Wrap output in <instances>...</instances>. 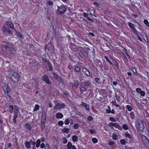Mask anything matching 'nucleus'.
I'll list each match as a JSON object with an SVG mask.
<instances>
[{
    "label": "nucleus",
    "mask_w": 149,
    "mask_h": 149,
    "mask_svg": "<svg viewBox=\"0 0 149 149\" xmlns=\"http://www.w3.org/2000/svg\"><path fill=\"white\" fill-rule=\"evenodd\" d=\"M136 91L138 93L140 94L142 96H144L145 95L146 93L145 91H142L140 88H137Z\"/></svg>",
    "instance_id": "9b49d317"
},
{
    "label": "nucleus",
    "mask_w": 149,
    "mask_h": 149,
    "mask_svg": "<svg viewBox=\"0 0 149 149\" xmlns=\"http://www.w3.org/2000/svg\"><path fill=\"white\" fill-rule=\"evenodd\" d=\"M115 123H113L112 122H110L108 124V126L110 128H113V127H114V125Z\"/></svg>",
    "instance_id": "c03bdc74"
},
{
    "label": "nucleus",
    "mask_w": 149,
    "mask_h": 149,
    "mask_svg": "<svg viewBox=\"0 0 149 149\" xmlns=\"http://www.w3.org/2000/svg\"><path fill=\"white\" fill-rule=\"evenodd\" d=\"M42 80L45 81L47 84H51V82H50L48 76L47 75H44L42 76Z\"/></svg>",
    "instance_id": "f8f14e48"
},
{
    "label": "nucleus",
    "mask_w": 149,
    "mask_h": 149,
    "mask_svg": "<svg viewBox=\"0 0 149 149\" xmlns=\"http://www.w3.org/2000/svg\"><path fill=\"white\" fill-rule=\"evenodd\" d=\"M94 81L96 84H100V78L97 77L95 78L94 79Z\"/></svg>",
    "instance_id": "58836bf2"
},
{
    "label": "nucleus",
    "mask_w": 149,
    "mask_h": 149,
    "mask_svg": "<svg viewBox=\"0 0 149 149\" xmlns=\"http://www.w3.org/2000/svg\"><path fill=\"white\" fill-rule=\"evenodd\" d=\"M74 70L75 71L77 72H80L81 70V68L80 67L75 66L74 68Z\"/></svg>",
    "instance_id": "b1692460"
},
{
    "label": "nucleus",
    "mask_w": 149,
    "mask_h": 149,
    "mask_svg": "<svg viewBox=\"0 0 149 149\" xmlns=\"http://www.w3.org/2000/svg\"><path fill=\"white\" fill-rule=\"evenodd\" d=\"M123 51L129 57V56L127 52V49H125V48L124 49V50H123Z\"/></svg>",
    "instance_id": "69168bd1"
},
{
    "label": "nucleus",
    "mask_w": 149,
    "mask_h": 149,
    "mask_svg": "<svg viewBox=\"0 0 149 149\" xmlns=\"http://www.w3.org/2000/svg\"><path fill=\"white\" fill-rule=\"evenodd\" d=\"M120 143L122 145H124L126 143V140L125 139H122L120 140Z\"/></svg>",
    "instance_id": "4c0bfd02"
},
{
    "label": "nucleus",
    "mask_w": 149,
    "mask_h": 149,
    "mask_svg": "<svg viewBox=\"0 0 149 149\" xmlns=\"http://www.w3.org/2000/svg\"><path fill=\"white\" fill-rule=\"evenodd\" d=\"M107 113H111L113 114H115V111L114 109H112L111 110H110V111L109 110H107Z\"/></svg>",
    "instance_id": "8fccbe9b"
},
{
    "label": "nucleus",
    "mask_w": 149,
    "mask_h": 149,
    "mask_svg": "<svg viewBox=\"0 0 149 149\" xmlns=\"http://www.w3.org/2000/svg\"><path fill=\"white\" fill-rule=\"evenodd\" d=\"M131 70L134 73L136 72V69L134 67H132V68L131 69Z\"/></svg>",
    "instance_id": "052dcab7"
},
{
    "label": "nucleus",
    "mask_w": 149,
    "mask_h": 149,
    "mask_svg": "<svg viewBox=\"0 0 149 149\" xmlns=\"http://www.w3.org/2000/svg\"><path fill=\"white\" fill-rule=\"evenodd\" d=\"M43 61L45 63L46 66H47L49 70L51 72L53 70V66L50 61H47L46 58L44 59Z\"/></svg>",
    "instance_id": "423d86ee"
},
{
    "label": "nucleus",
    "mask_w": 149,
    "mask_h": 149,
    "mask_svg": "<svg viewBox=\"0 0 149 149\" xmlns=\"http://www.w3.org/2000/svg\"><path fill=\"white\" fill-rule=\"evenodd\" d=\"M111 103L113 106H115V105H116L117 103L116 102V100L115 99L114 100L112 101L111 102Z\"/></svg>",
    "instance_id": "0e129e2a"
},
{
    "label": "nucleus",
    "mask_w": 149,
    "mask_h": 149,
    "mask_svg": "<svg viewBox=\"0 0 149 149\" xmlns=\"http://www.w3.org/2000/svg\"><path fill=\"white\" fill-rule=\"evenodd\" d=\"M92 141L94 143H97L98 141V139L95 137L93 138L92 139Z\"/></svg>",
    "instance_id": "79ce46f5"
},
{
    "label": "nucleus",
    "mask_w": 149,
    "mask_h": 149,
    "mask_svg": "<svg viewBox=\"0 0 149 149\" xmlns=\"http://www.w3.org/2000/svg\"><path fill=\"white\" fill-rule=\"evenodd\" d=\"M104 58H105L106 61L107 62H109V64L111 65H112V62L109 60V58L108 56H104Z\"/></svg>",
    "instance_id": "bb28decb"
},
{
    "label": "nucleus",
    "mask_w": 149,
    "mask_h": 149,
    "mask_svg": "<svg viewBox=\"0 0 149 149\" xmlns=\"http://www.w3.org/2000/svg\"><path fill=\"white\" fill-rule=\"evenodd\" d=\"M56 10L57 13L58 15H62L66 12L67 7L66 5L62 4L60 6H58Z\"/></svg>",
    "instance_id": "f257e3e1"
},
{
    "label": "nucleus",
    "mask_w": 149,
    "mask_h": 149,
    "mask_svg": "<svg viewBox=\"0 0 149 149\" xmlns=\"http://www.w3.org/2000/svg\"><path fill=\"white\" fill-rule=\"evenodd\" d=\"M63 116V114L60 113H58L56 114V117L57 118H62Z\"/></svg>",
    "instance_id": "f3484780"
},
{
    "label": "nucleus",
    "mask_w": 149,
    "mask_h": 149,
    "mask_svg": "<svg viewBox=\"0 0 149 149\" xmlns=\"http://www.w3.org/2000/svg\"><path fill=\"white\" fill-rule=\"evenodd\" d=\"M87 119L88 121H92L93 120V118L91 116H89L88 117Z\"/></svg>",
    "instance_id": "4d7b16f0"
},
{
    "label": "nucleus",
    "mask_w": 149,
    "mask_h": 149,
    "mask_svg": "<svg viewBox=\"0 0 149 149\" xmlns=\"http://www.w3.org/2000/svg\"><path fill=\"white\" fill-rule=\"evenodd\" d=\"M82 71L84 75L87 77L92 76V74L91 72H90L89 69L87 68H84L82 69Z\"/></svg>",
    "instance_id": "1a4fd4ad"
},
{
    "label": "nucleus",
    "mask_w": 149,
    "mask_h": 149,
    "mask_svg": "<svg viewBox=\"0 0 149 149\" xmlns=\"http://www.w3.org/2000/svg\"><path fill=\"white\" fill-rule=\"evenodd\" d=\"M8 109L7 111L10 112V113H12L13 111L14 107L13 105H10L8 107Z\"/></svg>",
    "instance_id": "4468645a"
},
{
    "label": "nucleus",
    "mask_w": 149,
    "mask_h": 149,
    "mask_svg": "<svg viewBox=\"0 0 149 149\" xmlns=\"http://www.w3.org/2000/svg\"><path fill=\"white\" fill-rule=\"evenodd\" d=\"M52 74H53L54 78L57 81L61 83L63 85L65 84L64 81L61 77L59 76L57 74L55 73L54 72H52Z\"/></svg>",
    "instance_id": "20e7f679"
},
{
    "label": "nucleus",
    "mask_w": 149,
    "mask_h": 149,
    "mask_svg": "<svg viewBox=\"0 0 149 149\" xmlns=\"http://www.w3.org/2000/svg\"><path fill=\"white\" fill-rule=\"evenodd\" d=\"M6 24L7 26L11 29L14 28V25L13 23L7 21L6 22Z\"/></svg>",
    "instance_id": "dca6fc26"
},
{
    "label": "nucleus",
    "mask_w": 149,
    "mask_h": 149,
    "mask_svg": "<svg viewBox=\"0 0 149 149\" xmlns=\"http://www.w3.org/2000/svg\"><path fill=\"white\" fill-rule=\"evenodd\" d=\"M69 47L70 49H73L75 48V46L74 44L70 42L69 44Z\"/></svg>",
    "instance_id": "7c9ffc66"
},
{
    "label": "nucleus",
    "mask_w": 149,
    "mask_h": 149,
    "mask_svg": "<svg viewBox=\"0 0 149 149\" xmlns=\"http://www.w3.org/2000/svg\"><path fill=\"white\" fill-rule=\"evenodd\" d=\"M46 119V114L45 113H44V115L43 114H42V123H44L45 122Z\"/></svg>",
    "instance_id": "4be33fe9"
},
{
    "label": "nucleus",
    "mask_w": 149,
    "mask_h": 149,
    "mask_svg": "<svg viewBox=\"0 0 149 149\" xmlns=\"http://www.w3.org/2000/svg\"><path fill=\"white\" fill-rule=\"evenodd\" d=\"M59 105L60 106V107L59 108V109H60L64 108L65 107V104L64 103H62L61 104L59 103Z\"/></svg>",
    "instance_id": "37998d69"
},
{
    "label": "nucleus",
    "mask_w": 149,
    "mask_h": 149,
    "mask_svg": "<svg viewBox=\"0 0 149 149\" xmlns=\"http://www.w3.org/2000/svg\"><path fill=\"white\" fill-rule=\"evenodd\" d=\"M72 146V143L69 142L67 145V147L68 149H71Z\"/></svg>",
    "instance_id": "c756f323"
},
{
    "label": "nucleus",
    "mask_w": 149,
    "mask_h": 149,
    "mask_svg": "<svg viewBox=\"0 0 149 149\" xmlns=\"http://www.w3.org/2000/svg\"><path fill=\"white\" fill-rule=\"evenodd\" d=\"M40 139H37L36 143V147L37 148H38L40 144Z\"/></svg>",
    "instance_id": "e433bc0d"
},
{
    "label": "nucleus",
    "mask_w": 149,
    "mask_h": 149,
    "mask_svg": "<svg viewBox=\"0 0 149 149\" xmlns=\"http://www.w3.org/2000/svg\"><path fill=\"white\" fill-rule=\"evenodd\" d=\"M3 89L5 93L8 97L10 95V87L8 85L6 84L3 87Z\"/></svg>",
    "instance_id": "6e6552de"
},
{
    "label": "nucleus",
    "mask_w": 149,
    "mask_h": 149,
    "mask_svg": "<svg viewBox=\"0 0 149 149\" xmlns=\"http://www.w3.org/2000/svg\"><path fill=\"white\" fill-rule=\"evenodd\" d=\"M127 23L130 27L132 29V31L135 34L137 35L139 33V32L136 29L134 24L130 22H128Z\"/></svg>",
    "instance_id": "9d476101"
},
{
    "label": "nucleus",
    "mask_w": 149,
    "mask_h": 149,
    "mask_svg": "<svg viewBox=\"0 0 149 149\" xmlns=\"http://www.w3.org/2000/svg\"><path fill=\"white\" fill-rule=\"evenodd\" d=\"M19 112L18 107L16 106H14V113L13 118V121L14 123H16V119L17 117L18 113Z\"/></svg>",
    "instance_id": "39448f33"
},
{
    "label": "nucleus",
    "mask_w": 149,
    "mask_h": 149,
    "mask_svg": "<svg viewBox=\"0 0 149 149\" xmlns=\"http://www.w3.org/2000/svg\"><path fill=\"white\" fill-rule=\"evenodd\" d=\"M130 116L131 119L132 120L134 119L135 117V115L133 111H131L130 113Z\"/></svg>",
    "instance_id": "aec40b11"
},
{
    "label": "nucleus",
    "mask_w": 149,
    "mask_h": 149,
    "mask_svg": "<svg viewBox=\"0 0 149 149\" xmlns=\"http://www.w3.org/2000/svg\"><path fill=\"white\" fill-rule=\"evenodd\" d=\"M135 126L138 130L141 132H143L144 129V125L143 120H139L136 123Z\"/></svg>",
    "instance_id": "f03ea898"
},
{
    "label": "nucleus",
    "mask_w": 149,
    "mask_h": 149,
    "mask_svg": "<svg viewBox=\"0 0 149 149\" xmlns=\"http://www.w3.org/2000/svg\"><path fill=\"white\" fill-rule=\"evenodd\" d=\"M54 2L51 0H48L46 3L47 6L50 5L52 6L53 5Z\"/></svg>",
    "instance_id": "c85d7f7f"
},
{
    "label": "nucleus",
    "mask_w": 149,
    "mask_h": 149,
    "mask_svg": "<svg viewBox=\"0 0 149 149\" xmlns=\"http://www.w3.org/2000/svg\"><path fill=\"white\" fill-rule=\"evenodd\" d=\"M118 51H119L118 52L119 54L122 56L125 59H127L126 55L120 49H118Z\"/></svg>",
    "instance_id": "a211bd4d"
},
{
    "label": "nucleus",
    "mask_w": 149,
    "mask_h": 149,
    "mask_svg": "<svg viewBox=\"0 0 149 149\" xmlns=\"http://www.w3.org/2000/svg\"><path fill=\"white\" fill-rule=\"evenodd\" d=\"M115 125H114V127L116 128H117L118 129L121 130H122V127L121 126L119 125L118 123H115Z\"/></svg>",
    "instance_id": "412c9836"
},
{
    "label": "nucleus",
    "mask_w": 149,
    "mask_h": 149,
    "mask_svg": "<svg viewBox=\"0 0 149 149\" xmlns=\"http://www.w3.org/2000/svg\"><path fill=\"white\" fill-rule=\"evenodd\" d=\"M140 135L141 137L143 143L144 145H148L149 144V140L146 136L142 135V134H140Z\"/></svg>",
    "instance_id": "0eeeda50"
},
{
    "label": "nucleus",
    "mask_w": 149,
    "mask_h": 149,
    "mask_svg": "<svg viewBox=\"0 0 149 149\" xmlns=\"http://www.w3.org/2000/svg\"><path fill=\"white\" fill-rule=\"evenodd\" d=\"M70 123V121L68 119H65L64 121V123L65 125H68Z\"/></svg>",
    "instance_id": "3c124183"
},
{
    "label": "nucleus",
    "mask_w": 149,
    "mask_h": 149,
    "mask_svg": "<svg viewBox=\"0 0 149 149\" xmlns=\"http://www.w3.org/2000/svg\"><path fill=\"white\" fill-rule=\"evenodd\" d=\"M68 142V140L67 139L65 138L64 137L63 139V144H66Z\"/></svg>",
    "instance_id": "13d9d810"
},
{
    "label": "nucleus",
    "mask_w": 149,
    "mask_h": 149,
    "mask_svg": "<svg viewBox=\"0 0 149 149\" xmlns=\"http://www.w3.org/2000/svg\"><path fill=\"white\" fill-rule=\"evenodd\" d=\"M63 132L65 134H68L69 133V130L68 128H64L62 130Z\"/></svg>",
    "instance_id": "2f4dec72"
},
{
    "label": "nucleus",
    "mask_w": 149,
    "mask_h": 149,
    "mask_svg": "<svg viewBox=\"0 0 149 149\" xmlns=\"http://www.w3.org/2000/svg\"><path fill=\"white\" fill-rule=\"evenodd\" d=\"M8 29L6 27L4 26H3L2 27V30L3 31V34L4 35H5V34H6V32L7 31Z\"/></svg>",
    "instance_id": "5701e85b"
},
{
    "label": "nucleus",
    "mask_w": 149,
    "mask_h": 149,
    "mask_svg": "<svg viewBox=\"0 0 149 149\" xmlns=\"http://www.w3.org/2000/svg\"><path fill=\"white\" fill-rule=\"evenodd\" d=\"M16 35H17V36L20 38H22L23 37V35L19 31H16Z\"/></svg>",
    "instance_id": "393cba45"
},
{
    "label": "nucleus",
    "mask_w": 149,
    "mask_h": 149,
    "mask_svg": "<svg viewBox=\"0 0 149 149\" xmlns=\"http://www.w3.org/2000/svg\"><path fill=\"white\" fill-rule=\"evenodd\" d=\"M91 84V83L89 81H86L84 82V85L85 86H90Z\"/></svg>",
    "instance_id": "a19ab883"
},
{
    "label": "nucleus",
    "mask_w": 149,
    "mask_h": 149,
    "mask_svg": "<svg viewBox=\"0 0 149 149\" xmlns=\"http://www.w3.org/2000/svg\"><path fill=\"white\" fill-rule=\"evenodd\" d=\"M2 46L4 48L6 49H8V45L5 44L2 45Z\"/></svg>",
    "instance_id": "338daca9"
},
{
    "label": "nucleus",
    "mask_w": 149,
    "mask_h": 149,
    "mask_svg": "<svg viewBox=\"0 0 149 149\" xmlns=\"http://www.w3.org/2000/svg\"><path fill=\"white\" fill-rule=\"evenodd\" d=\"M39 105L38 104H36L33 109V111H36L39 109Z\"/></svg>",
    "instance_id": "c9c22d12"
},
{
    "label": "nucleus",
    "mask_w": 149,
    "mask_h": 149,
    "mask_svg": "<svg viewBox=\"0 0 149 149\" xmlns=\"http://www.w3.org/2000/svg\"><path fill=\"white\" fill-rule=\"evenodd\" d=\"M20 77L19 74L15 72H13L10 77L11 79L14 83H16L18 81Z\"/></svg>",
    "instance_id": "7ed1b4c3"
},
{
    "label": "nucleus",
    "mask_w": 149,
    "mask_h": 149,
    "mask_svg": "<svg viewBox=\"0 0 149 149\" xmlns=\"http://www.w3.org/2000/svg\"><path fill=\"white\" fill-rule=\"evenodd\" d=\"M116 98L117 99V100L118 102H119L120 100V97L119 96L117 95L116 96Z\"/></svg>",
    "instance_id": "e2e57ef3"
},
{
    "label": "nucleus",
    "mask_w": 149,
    "mask_h": 149,
    "mask_svg": "<svg viewBox=\"0 0 149 149\" xmlns=\"http://www.w3.org/2000/svg\"><path fill=\"white\" fill-rule=\"evenodd\" d=\"M109 119L112 122H115L116 121V120L113 117H110Z\"/></svg>",
    "instance_id": "5fc2aeb1"
},
{
    "label": "nucleus",
    "mask_w": 149,
    "mask_h": 149,
    "mask_svg": "<svg viewBox=\"0 0 149 149\" xmlns=\"http://www.w3.org/2000/svg\"><path fill=\"white\" fill-rule=\"evenodd\" d=\"M112 66L113 69L115 68V66L117 69H118L119 67V64L118 62L116 60L113 59L112 60Z\"/></svg>",
    "instance_id": "ddd939ff"
},
{
    "label": "nucleus",
    "mask_w": 149,
    "mask_h": 149,
    "mask_svg": "<svg viewBox=\"0 0 149 149\" xmlns=\"http://www.w3.org/2000/svg\"><path fill=\"white\" fill-rule=\"evenodd\" d=\"M125 130H127L128 129V128L127 125L126 124H124L122 126V128Z\"/></svg>",
    "instance_id": "09e8293b"
},
{
    "label": "nucleus",
    "mask_w": 149,
    "mask_h": 149,
    "mask_svg": "<svg viewBox=\"0 0 149 149\" xmlns=\"http://www.w3.org/2000/svg\"><path fill=\"white\" fill-rule=\"evenodd\" d=\"M125 136L126 137H127L129 139H131V136L130 134L127 132H126L125 134Z\"/></svg>",
    "instance_id": "473e14b6"
},
{
    "label": "nucleus",
    "mask_w": 149,
    "mask_h": 149,
    "mask_svg": "<svg viewBox=\"0 0 149 149\" xmlns=\"http://www.w3.org/2000/svg\"><path fill=\"white\" fill-rule=\"evenodd\" d=\"M115 142H114L113 141H111L109 142L108 145L110 146L115 144Z\"/></svg>",
    "instance_id": "680f3d73"
},
{
    "label": "nucleus",
    "mask_w": 149,
    "mask_h": 149,
    "mask_svg": "<svg viewBox=\"0 0 149 149\" xmlns=\"http://www.w3.org/2000/svg\"><path fill=\"white\" fill-rule=\"evenodd\" d=\"M126 107L127 108L128 110L129 111H131L132 109V107L130 105H127L126 106Z\"/></svg>",
    "instance_id": "ea45409f"
},
{
    "label": "nucleus",
    "mask_w": 149,
    "mask_h": 149,
    "mask_svg": "<svg viewBox=\"0 0 149 149\" xmlns=\"http://www.w3.org/2000/svg\"><path fill=\"white\" fill-rule=\"evenodd\" d=\"M89 131L91 134H95L96 133V132L94 130L89 129Z\"/></svg>",
    "instance_id": "6e6d98bb"
},
{
    "label": "nucleus",
    "mask_w": 149,
    "mask_h": 149,
    "mask_svg": "<svg viewBox=\"0 0 149 149\" xmlns=\"http://www.w3.org/2000/svg\"><path fill=\"white\" fill-rule=\"evenodd\" d=\"M59 103H58V104H56L54 107V109H60L59 108V107H60V105H59Z\"/></svg>",
    "instance_id": "bf43d9fd"
},
{
    "label": "nucleus",
    "mask_w": 149,
    "mask_h": 149,
    "mask_svg": "<svg viewBox=\"0 0 149 149\" xmlns=\"http://www.w3.org/2000/svg\"><path fill=\"white\" fill-rule=\"evenodd\" d=\"M144 23L148 26L149 27V22L146 19H145L143 21Z\"/></svg>",
    "instance_id": "a18cd8bd"
},
{
    "label": "nucleus",
    "mask_w": 149,
    "mask_h": 149,
    "mask_svg": "<svg viewBox=\"0 0 149 149\" xmlns=\"http://www.w3.org/2000/svg\"><path fill=\"white\" fill-rule=\"evenodd\" d=\"M78 137L76 135H73L72 136V141L74 142L77 141L78 140Z\"/></svg>",
    "instance_id": "72a5a7b5"
},
{
    "label": "nucleus",
    "mask_w": 149,
    "mask_h": 149,
    "mask_svg": "<svg viewBox=\"0 0 149 149\" xmlns=\"http://www.w3.org/2000/svg\"><path fill=\"white\" fill-rule=\"evenodd\" d=\"M81 91L82 92H86L87 91L86 89L84 87L81 86L80 88Z\"/></svg>",
    "instance_id": "de8ad7c7"
},
{
    "label": "nucleus",
    "mask_w": 149,
    "mask_h": 149,
    "mask_svg": "<svg viewBox=\"0 0 149 149\" xmlns=\"http://www.w3.org/2000/svg\"><path fill=\"white\" fill-rule=\"evenodd\" d=\"M45 147V144L44 143H42L40 146V147L42 148H44Z\"/></svg>",
    "instance_id": "774afa93"
},
{
    "label": "nucleus",
    "mask_w": 149,
    "mask_h": 149,
    "mask_svg": "<svg viewBox=\"0 0 149 149\" xmlns=\"http://www.w3.org/2000/svg\"><path fill=\"white\" fill-rule=\"evenodd\" d=\"M112 137L113 140H116L118 138V135L116 134H113L112 135Z\"/></svg>",
    "instance_id": "f704fd0d"
},
{
    "label": "nucleus",
    "mask_w": 149,
    "mask_h": 149,
    "mask_svg": "<svg viewBox=\"0 0 149 149\" xmlns=\"http://www.w3.org/2000/svg\"><path fill=\"white\" fill-rule=\"evenodd\" d=\"M73 127L75 129H77L79 127V125L77 123H74L73 125Z\"/></svg>",
    "instance_id": "603ef678"
},
{
    "label": "nucleus",
    "mask_w": 149,
    "mask_h": 149,
    "mask_svg": "<svg viewBox=\"0 0 149 149\" xmlns=\"http://www.w3.org/2000/svg\"><path fill=\"white\" fill-rule=\"evenodd\" d=\"M80 52L85 57L88 56V54L83 49H81L80 50Z\"/></svg>",
    "instance_id": "6ab92c4d"
},
{
    "label": "nucleus",
    "mask_w": 149,
    "mask_h": 149,
    "mask_svg": "<svg viewBox=\"0 0 149 149\" xmlns=\"http://www.w3.org/2000/svg\"><path fill=\"white\" fill-rule=\"evenodd\" d=\"M29 131H30L32 129V127L30 124L28 123H26L24 126Z\"/></svg>",
    "instance_id": "2eb2a0df"
},
{
    "label": "nucleus",
    "mask_w": 149,
    "mask_h": 149,
    "mask_svg": "<svg viewBox=\"0 0 149 149\" xmlns=\"http://www.w3.org/2000/svg\"><path fill=\"white\" fill-rule=\"evenodd\" d=\"M25 145L27 148H30L31 147V143L28 141H26L25 142Z\"/></svg>",
    "instance_id": "a878e982"
},
{
    "label": "nucleus",
    "mask_w": 149,
    "mask_h": 149,
    "mask_svg": "<svg viewBox=\"0 0 149 149\" xmlns=\"http://www.w3.org/2000/svg\"><path fill=\"white\" fill-rule=\"evenodd\" d=\"M101 91H102V95L104 96L107 97V95L106 90L103 89H102Z\"/></svg>",
    "instance_id": "cd10ccee"
},
{
    "label": "nucleus",
    "mask_w": 149,
    "mask_h": 149,
    "mask_svg": "<svg viewBox=\"0 0 149 149\" xmlns=\"http://www.w3.org/2000/svg\"><path fill=\"white\" fill-rule=\"evenodd\" d=\"M79 84V82L77 80L75 81L74 85L76 88H77Z\"/></svg>",
    "instance_id": "49530a36"
},
{
    "label": "nucleus",
    "mask_w": 149,
    "mask_h": 149,
    "mask_svg": "<svg viewBox=\"0 0 149 149\" xmlns=\"http://www.w3.org/2000/svg\"><path fill=\"white\" fill-rule=\"evenodd\" d=\"M63 123H64L63 121L60 120L58 122V125L61 126L63 125Z\"/></svg>",
    "instance_id": "864d4df0"
}]
</instances>
